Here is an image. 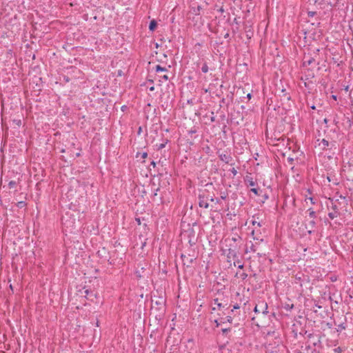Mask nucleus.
<instances>
[{"label":"nucleus","instance_id":"1","mask_svg":"<svg viewBox=\"0 0 353 353\" xmlns=\"http://www.w3.org/2000/svg\"><path fill=\"white\" fill-rule=\"evenodd\" d=\"M254 311L255 313H262L266 314L268 312V304L264 301L259 302L254 307Z\"/></svg>","mask_w":353,"mask_h":353},{"label":"nucleus","instance_id":"2","mask_svg":"<svg viewBox=\"0 0 353 353\" xmlns=\"http://www.w3.org/2000/svg\"><path fill=\"white\" fill-rule=\"evenodd\" d=\"M330 200L332 202L331 208L333 210V211L336 212H339V205L336 203L339 201V199H334V198H333L330 199Z\"/></svg>","mask_w":353,"mask_h":353},{"label":"nucleus","instance_id":"3","mask_svg":"<svg viewBox=\"0 0 353 353\" xmlns=\"http://www.w3.org/2000/svg\"><path fill=\"white\" fill-rule=\"evenodd\" d=\"M220 159L226 163H229L231 161V157L228 154H221L219 155Z\"/></svg>","mask_w":353,"mask_h":353},{"label":"nucleus","instance_id":"4","mask_svg":"<svg viewBox=\"0 0 353 353\" xmlns=\"http://www.w3.org/2000/svg\"><path fill=\"white\" fill-rule=\"evenodd\" d=\"M316 226V222L314 221V219H312V220H311L309 223H308V225L307 226V228H310V230H308V232L310 234L312 233V230L314 229Z\"/></svg>","mask_w":353,"mask_h":353},{"label":"nucleus","instance_id":"5","mask_svg":"<svg viewBox=\"0 0 353 353\" xmlns=\"http://www.w3.org/2000/svg\"><path fill=\"white\" fill-rule=\"evenodd\" d=\"M199 205L201 208H208L209 207L208 203L203 199H200Z\"/></svg>","mask_w":353,"mask_h":353},{"label":"nucleus","instance_id":"6","mask_svg":"<svg viewBox=\"0 0 353 353\" xmlns=\"http://www.w3.org/2000/svg\"><path fill=\"white\" fill-rule=\"evenodd\" d=\"M314 62V59L313 58L305 59V60L303 61V65H310Z\"/></svg>","mask_w":353,"mask_h":353},{"label":"nucleus","instance_id":"7","mask_svg":"<svg viewBox=\"0 0 353 353\" xmlns=\"http://www.w3.org/2000/svg\"><path fill=\"white\" fill-rule=\"evenodd\" d=\"M319 145L322 147L323 150H325L329 145V142L328 141L323 139L319 143Z\"/></svg>","mask_w":353,"mask_h":353},{"label":"nucleus","instance_id":"8","mask_svg":"<svg viewBox=\"0 0 353 353\" xmlns=\"http://www.w3.org/2000/svg\"><path fill=\"white\" fill-rule=\"evenodd\" d=\"M339 215V212H336L334 211L328 213V216L331 219H334L336 218Z\"/></svg>","mask_w":353,"mask_h":353},{"label":"nucleus","instance_id":"9","mask_svg":"<svg viewBox=\"0 0 353 353\" xmlns=\"http://www.w3.org/2000/svg\"><path fill=\"white\" fill-rule=\"evenodd\" d=\"M307 212L309 213V216L313 219L316 218V212L314 211L312 208H309L307 210Z\"/></svg>","mask_w":353,"mask_h":353},{"label":"nucleus","instance_id":"10","mask_svg":"<svg viewBox=\"0 0 353 353\" xmlns=\"http://www.w3.org/2000/svg\"><path fill=\"white\" fill-rule=\"evenodd\" d=\"M156 72H165L167 71L165 68L161 67L160 65H157L155 68Z\"/></svg>","mask_w":353,"mask_h":353},{"label":"nucleus","instance_id":"11","mask_svg":"<svg viewBox=\"0 0 353 353\" xmlns=\"http://www.w3.org/2000/svg\"><path fill=\"white\" fill-rule=\"evenodd\" d=\"M201 70L203 73H207L209 70V68L207 65L206 63H204L202 68H201Z\"/></svg>","mask_w":353,"mask_h":353},{"label":"nucleus","instance_id":"12","mask_svg":"<svg viewBox=\"0 0 353 353\" xmlns=\"http://www.w3.org/2000/svg\"><path fill=\"white\" fill-rule=\"evenodd\" d=\"M307 200H309L312 205H314L316 203V200L313 197H311V196L308 197L307 196H305V201H307Z\"/></svg>","mask_w":353,"mask_h":353},{"label":"nucleus","instance_id":"13","mask_svg":"<svg viewBox=\"0 0 353 353\" xmlns=\"http://www.w3.org/2000/svg\"><path fill=\"white\" fill-rule=\"evenodd\" d=\"M167 142H168V141H165V143H161V144H159V145H156L157 149L158 150H161V149L164 148H165V145H166V143H167Z\"/></svg>","mask_w":353,"mask_h":353},{"label":"nucleus","instance_id":"14","mask_svg":"<svg viewBox=\"0 0 353 353\" xmlns=\"http://www.w3.org/2000/svg\"><path fill=\"white\" fill-rule=\"evenodd\" d=\"M157 24H158V23H150L149 29H150L151 31L154 30L157 28Z\"/></svg>","mask_w":353,"mask_h":353},{"label":"nucleus","instance_id":"15","mask_svg":"<svg viewBox=\"0 0 353 353\" xmlns=\"http://www.w3.org/2000/svg\"><path fill=\"white\" fill-rule=\"evenodd\" d=\"M247 183L249 186L254 187L255 185V182L252 180V179H248Z\"/></svg>","mask_w":353,"mask_h":353},{"label":"nucleus","instance_id":"16","mask_svg":"<svg viewBox=\"0 0 353 353\" xmlns=\"http://www.w3.org/2000/svg\"><path fill=\"white\" fill-rule=\"evenodd\" d=\"M214 304L216 305L218 308H221L222 307V304L219 302L218 299H214Z\"/></svg>","mask_w":353,"mask_h":353},{"label":"nucleus","instance_id":"17","mask_svg":"<svg viewBox=\"0 0 353 353\" xmlns=\"http://www.w3.org/2000/svg\"><path fill=\"white\" fill-rule=\"evenodd\" d=\"M345 329V325L343 323H341L338 325L337 332H341L342 330H343Z\"/></svg>","mask_w":353,"mask_h":353},{"label":"nucleus","instance_id":"18","mask_svg":"<svg viewBox=\"0 0 353 353\" xmlns=\"http://www.w3.org/2000/svg\"><path fill=\"white\" fill-rule=\"evenodd\" d=\"M26 206V203L24 201H19L17 203V207L21 208Z\"/></svg>","mask_w":353,"mask_h":353},{"label":"nucleus","instance_id":"19","mask_svg":"<svg viewBox=\"0 0 353 353\" xmlns=\"http://www.w3.org/2000/svg\"><path fill=\"white\" fill-rule=\"evenodd\" d=\"M251 192H252L255 195H259V190L257 188H252Z\"/></svg>","mask_w":353,"mask_h":353},{"label":"nucleus","instance_id":"20","mask_svg":"<svg viewBox=\"0 0 353 353\" xmlns=\"http://www.w3.org/2000/svg\"><path fill=\"white\" fill-rule=\"evenodd\" d=\"M199 10H200V7L198 6L196 10L195 8H192L191 12H193L195 14H199V13L198 12H199Z\"/></svg>","mask_w":353,"mask_h":353},{"label":"nucleus","instance_id":"21","mask_svg":"<svg viewBox=\"0 0 353 353\" xmlns=\"http://www.w3.org/2000/svg\"><path fill=\"white\" fill-rule=\"evenodd\" d=\"M334 352L335 353H341L342 349L340 347H338L334 349Z\"/></svg>","mask_w":353,"mask_h":353},{"label":"nucleus","instance_id":"22","mask_svg":"<svg viewBox=\"0 0 353 353\" xmlns=\"http://www.w3.org/2000/svg\"><path fill=\"white\" fill-rule=\"evenodd\" d=\"M253 238H254V239L257 240V241H261V242H263V239H259V237H256V236H254Z\"/></svg>","mask_w":353,"mask_h":353},{"label":"nucleus","instance_id":"23","mask_svg":"<svg viewBox=\"0 0 353 353\" xmlns=\"http://www.w3.org/2000/svg\"><path fill=\"white\" fill-rule=\"evenodd\" d=\"M238 263V268L239 269H242L243 268V265L240 263L239 262L237 263Z\"/></svg>","mask_w":353,"mask_h":353},{"label":"nucleus","instance_id":"24","mask_svg":"<svg viewBox=\"0 0 353 353\" xmlns=\"http://www.w3.org/2000/svg\"><path fill=\"white\" fill-rule=\"evenodd\" d=\"M163 80L167 81L168 79V75H163L161 77Z\"/></svg>","mask_w":353,"mask_h":353},{"label":"nucleus","instance_id":"25","mask_svg":"<svg viewBox=\"0 0 353 353\" xmlns=\"http://www.w3.org/2000/svg\"><path fill=\"white\" fill-rule=\"evenodd\" d=\"M252 224H253L254 225H257L259 227H260V226H261L260 223L256 222V221H253V222H252Z\"/></svg>","mask_w":353,"mask_h":353},{"label":"nucleus","instance_id":"26","mask_svg":"<svg viewBox=\"0 0 353 353\" xmlns=\"http://www.w3.org/2000/svg\"><path fill=\"white\" fill-rule=\"evenodd\" d=\"M239 305L238 304L234 305V307H233V310L232 311H233L234 310H236V309H239Z\"/></svg>","mask_w":353,"mask_h":353},{"label":"nucleus","instance_id":"27","mask_svg":"<svg viewBox=\"0 0 353 353\" xmlns=\"http://www.w3.org/2000/svg\"><path fill=\"white\" fill-rule=\"evenodd\" d=\"M339 199H343V200H346V197H345V196H343V195H341V194H340V195L339 196Z\"/></svg>","mask_w":353,"mask_h":353},{"label":"nucleus","instance_id":"28","mask_svg":"<svg viewBox=\"0 0 353 353\" xmlns=\"http://www.w3.org/2000/svg\"><path fill=\"white\" fill-rule=\"evenodd\" d=\"M241 277H242V279H245V278L247 277V274H245V273H243V274H241Z\"/></svg>","mask_w":353,"mask_h":353},{"label":"nucleus","instance_id":"29","mask_svg":"<svg viewBox=\"0 0 353 353\" xmlns=\"http://www.w3.org/2000/svg\"><path fill=\"white\" fill-rule=\"evenodd\" d=\"M147 156H148V154H147L146 152H144V153H143V154H142V157H143V159L146 158V157H147Z\"/></svg>","mask_w":353,"mask_h":353},{"label":"nucleus","instance_id":"30","mask_svg":"<svg viewBox=\"0 0 353 353\" xmlns=\"http://www.w3.org/2000/svg\"><path fill=\"white\" fill-rule=\"evenodd\" d=\"M232 173H233V174H234V175H236V173H237L236 170L234 168H233V169H232Z\"/></svg>","mask_w":353,"mask_h":353},{"label":"nucleus","instance_id":"31","mask_svg":"<svg viewBox=\"0 0 353 353\" xmlns=\"http://www.w3.org/2000/svg\"><path fill=\"white\" fill-rule=\"evenodd\" d=\"M251 250L253 251V252L256 251V249L254 248V245H252Z\"/></svg>","mask_w":353,"mask_h":353},{"label":"nucleus","instance_id":"32","mask_svg":"<svg viewBox=\"0 0 353 353\" xmlns=\"http://www.w3.org/2000/svg\"><path fill=\"white\" fill-rule=\"evenodd\" d=\"M149 90H150V91H154V86H152V87H150V88H149Z\"/></svg>","mask_w":353,"mask_h":353},{"label":"nucleus","instance_id":"33","mask_svg":"<svg viewBox=\"0 0 353 353\" xmlns=\"http://www.w3.org/2000/svg\"><path fill=\"white\" fill-rule=\"evenodd\" d=\"M251 97H252V95H251V94H250V93H249V94H247V98H248V99H251Z\"/></svg>","mask_w":353,"mask_h":353},{"label":"nucleus","instance_id":"34","mask_svg":"<svg viewBox=\"0 0 353 353\" xmlns=\"http://www.w3.org/2000/svg\"><path fill=\"white\" fill-rule=\"evenodd\" d=\"M181 258H182V259H183V261H184V259H185V258H187V257H186V256H185V255L182 254V255H181Z\"/></svg>","mask_w":353,"mask_h":353},{"label":"nucleus","instance_id":"35","mask_svg":"<svg viewBox=\"0 0 353 353\" xmlns=\"http://www.w3.org/2000/svg\"><path fill=\"white\" fill-rule=\"evenodd\" d=\"M9 184H10V185H13V184H14V182L11 181V182H10Z\"/></svg>","mask_w":353,"mask_h":353},{"label":"nucleus","instance_id":"36","mask_svg":"<svg viewBox=\"0 0 353 353\" xmlns=\"http://www.w3.org/2000/svg\"><path fill=\"white\" fill-rule=\"evenodd\" d=\"M151 164H152L154 167V166H155V165H156V164H155V163H154V161H152V162L151 163Z\"/></svg>","mask_w":353,"mask_h":353},{"label":"nucleus","instance_id":"37","mask_svg":"<svg viewBox=\"0 0 353 353\" xmlns=\"http://www.w3.org/2000/svg\"><path fill=\"white\" fill-rule=\"evenodd\" d=\"M309 14H310V16H313V15H314V13H313V12H309Z\"/></svg>","mask_w":353,"mask_h":353},{"label":"nucleus","instance_id":"38","mask_svg":"<svg viewBox=\"0 0 353 353\" xmlns=\"http://www.w3.org/2000/svg\"><path fill=\"white\" fill-rule=\"evenodd\" d=\"M288 161H293V159H292V158H289V159H288Z\"/></svg>","mask_w":353,"mask_h":353},{"label":"nucleus","instance_id":"39","mask_svg":"<svg viewBox=\"0 0 353 353\" xmlns=\"http://www.w3.org/2000/svg\"><path fill=\"white\" fill-rule=\"evenodd\" d=\"M307 192L309 194H311V191H310V189H308V190H307Z\"/></svg>","mask_w":353,"mask_h":353},{"label":"nucleus","instance_id":"40","mask_svg":"<svg viewBox=\"0 0 353 353\" xmlns=\"http://www.w3.org/2000/svg\"><path fill=\"white\" fill-rule=\"evenodd\" d=\"M227 331H228V330H227V329H223V332H226Z\"/></svg>","mask_w":353,"mask_h":353},{"label":"nucleus","instance_id":"41","mask_svg":"<svg viewBox=\"0 0 353 353\" xmlns=\"http://www.w3.org/2000/svg\"><path fill=\"white\" fill-rule=\"evenodd\" d=\"M216 308L215 307H212V310L214 311L215 310Z\"/></svg>","mask_w":353,"mask_h":353},{"label":"nucleus","instance_id":"42","mask_svg":"<svg viewBox=\"0 0 353 353\" xmlns=\"http://www.w3.org/2000/svg\"><path fill=\"white\" fill-rule=\"evenodd\" d=\"M150 22L154 23L156 22L154 19L152 20Z\"/></svg>","mask_w":353,"mask_h":353},{"label":"nucleus","instance_id":"43","mask_svg":"<svg viewBox=\"0 0 353 353\" xmlns=\"http://www.w3.org/2000/svg\"><path fill=\"white\" fill-rule=\"evenodd\" d=\"M332 97H333V99H336V96H334V95H333V96H332Z\"/></svg>","mask_w":353,"mask_h":353},{"label":"nucleus","instance_id":"44","mask_svg":"<svg viewBox=\"0 0 353 353\" xmlns=\"http://www.w3.org/2000/svg\"><path fill=\"white\" fill-rule=\"evenodd\" d=\"M225 198V196H221V199H224Z\"/></svg>","mask_w":353,"mask_h":353},{"label":"nucleus","instance_id":"45","mask_svg":"<svg viewBox=\"0 0 353 353\" xmlns=\"http://www.w3.org/2000/svg\"><path fill=\"white\" fill-rule=\"evenodd\" d=\"M252 236H254V231H252Z\"/></svg>","mask_w":353,"mask_h":353},{"label":"nucleus","instance_id":"46","mask_svg":"<svg viewBox=\"0 0 353 353\" xmlns=\"http://www.w3.org/2000/svg\"><path fill=\"white\" fill-rule=\"evenodd\" d=\"M315 353H319V352H315Z\"/></svg>","mask_w":353,"mask_h":353}]
</instances>
